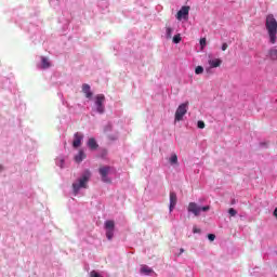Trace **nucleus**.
<instances>
[{"mask_svg":"<svg viewBox=\"0 0 277 277\" xmlns=\"http://www.w3.org/2000/svg\"><path fill=\"white\" fill-rule=\"evenodd\" d=\"M266 31L269 38L271 44H276L277 40V21L273 14H268L265 21Z\"/></svg>","mask_w":277,"mask_h":277,"instance_id":"1","label":"nucleus"},{"mask_svg":"<svg viewBox=\"0 0 277 277\" xmlns=\"http://www.w3.org/2000/svg\"><path fill=\"white\" fill-rule=\"evenodd\" d=\"M90 171H85L76 182L72 183L74 196H77L81 189H88V183H90Z\"/></svg>","mask_w":277,"mask_h":277,"instance_id":"2","label":"nucleus"},{"mask_svg":"<svg viewBox=\"0 0 277 277\" xmlns=\"http://www.w3.org/2000/svg\"><path fill=\"white\" fill-rule=\"evenodd\" d=\"M210 209H211L210 206L200 207V206H198V203H196V202H189V203H188V207H187L188 213H194V215H195L196 217H198V215H200V212H201V211L207 212V211H210Z\"/></svg>","mask_w":277,"mask_h":277,"instance_id":"3","label":"nucleus"},{"mask_svg":"<svg viewBox=\"0 0 277 277\" xmlns=\"http://www.w3.org/2000/svg\"><path fill=\"white\" fill-rule=\"evenodd\" d=\"M189 106V102L183 103L181 104L176 111H175V121L176 122H181V120H183V116H185V114H187V107Z\"/></svg>","mask_w":277,"mask_h":277,"instance_id":"4","label":"nucleus"},{"mask_svg":"<svg viewBox=\"0 0 277 277\" xmlns=\"http://www.w3.org/2000/svg\"><path fill=\"white\" fill-rule=\"evenodd\" d=\"M95 106L98 114H105V95L98 94L95 96Z\"/></svg>","mask_w":277,"mask_h":277,"instance_id":"5","label":"nucleus"},{"mask_svg":"<svg viewBox=\"0 0 277 277\" xmlns=\"http://www.w3.org/2000/svg\"><path fill=\"white\" fill-rule=\"evenodd\" d=\"M110 170H111V168L109 166H105V167H102L98 169V172L102 176L103 183H111V180L109 177H107Z\"/></svg>","mask_w":277,"mask_h":277,"instance_id":"6","label":"nucleus"},{"mask_svg":"<svg viewBox=\"0 0 277 277\" xmlns=\"http://www.w3.org/2000/svg\"><path fill=\"white\" fill-rule=\"evenodd\" d=\"M187 16H189V6H182L176 14L177 21H183V18H187Z\"/></svg>","mask_w":277,"mask_h":277,"instance_id":"7","label":"nucleus"},{"mask_svg":"<svg viewBox=\"0 0 277 277\" xmlns=\"http://www.w3.org/2000/svg\"><path fill=\"white\" fill-rule=\"evenodd\" d=\"M81 142H83V134L81 132H76L72 141L74 148H79V146H81Z\"/></svg>","mask_w":277,"mask_h":277,"instance_id":"8","label":"nucleus"},{"mask_svg":"<svg viewBox=\"0 0 277 277\" xmlns=\"http://www.w3.org/2000/svg\"><path fill=\"white\" fill-rule=\"evenodd\" d=\"M176 202H179V197H176V193L171 192L170 193V206H169L170 213H172V211H174V207H176Z\"/></svg>","mask_w":277,"mask_h":277,"instance_id":"9","label":"nucleus"},{"mask_svg":"<svg viewBox=\"0 0 277 277\" xmlns=\"http://www.w3.org/2000/svg\"><path fill=\"white\" fill-rule=\"evenodd\" d=\"M267 57L269 60H272L273 62H276V60H277V45H275V47H273L268 50Z\"/></svg>","mask_w":277,"mask_h":277,"instance_id":"10","label":"nucleus"},{"mask_svg":"<svg viewBox=\"0 0 277 277\" xmlns=\"http://www.w3.org/2000/svg\"><path fill=\"white\" fill-rule=\"evenodd\" d=\"M208 64L211 68H220L222 66V60L220 58L209 60Z\"/></svg>","mask_w":277,"mask_h":277,"instance_id":"11","label":"nucleus"},{"mask_svg":"<svg viewBox=\"0 0 277 277\" xmlns=\"http://www.w3.org/2000/svg\"><path fill=\"white\" fill-rule=\"evenodd\" d=\"M82 92H83V94H85L87 98H92L93 93L90 90V84H88V83L82 84Z\"/></svg>","mask_w":277,"mask_h":277,"instance_id":"12","label":"nucleus"},{"mask_svg":"<svg viewBox=\"0 0 277 277\" xmlns=\"http://www.w3.org/2000/svg\"><path fill=\"white\" fill-rule=\"evenodd\" d=\"M88 146L91 150H96L98 148V143H96V140L94 137L89 138Z\"/></svg>","mask_w":277,"mask_h":277,"instance_id":"13","label":"nucleus"},{"mask_svg":"<svg viewBox=\"0 0 277 277\" xmlns=\"http://www.w3.org/2000/svg\"><path fill=\"white\" fill-rule=\"evenodd\" d=\"M155 271L153 268L148 267V265H142L141 266V274H144L145 276H150Z\"/></svg>","mask_w":277,"mask_h":277,"instance_id":"14","label":"nucleus"},{"mask_svg":"<svg viewBox=\"0 0 277 277\" xmlns=\"http://www.w3.org/2000/svg\"><path fill=\"white\" fill-rule=\"evenodd\" d=\"M83 159H85V153H83V150H79L78 155L75 156V161L77 163H81Z\"/></svg>","mask_w":277,"mask_h":277,"instance_id":"15","label":"nucleus"},{"mask_svg":"<svg viewBox=\"0 0 277 277\" xmlns=\"http://www.w3.org/2000/svg\"><path fill=\"white\" fill-rule=\"evenodd\" d=\"M41 68L43 69L51 68V62H49V58L44 56L41 57Z\"/></svg>","mask_w":277,"mask_h":277,"instance_id":"16","label":"nucleus"},{"mask_svg":"<svg viewBox=\"0 0 277 277\" xmlns=\"http://www.w3.org/2000/svg\"><path fill=\"white\" fill-rule=\"evenodd\" d=\"M105 228L106 230H114V228H116V223L114 221H106Z\"/></svg>","mask_w":277,"mask_h":277,"instance_id":"17","label":"nucleus"},{"mask_svg":"<svg viewBox=\"0 0 277 277\" xmlns=\"http://www.w3.org/2000/svg\"><path fill=\"white\" fill-rule=\"evenodd\" d=\"M169 162L171 163V166H176L179 163V156H176V154H173L170 157Z\"/></svg>","mask_w":277,"mask_h":277,"instance_id":"18","label":"nucleus"},{"mask_svg":"<svg viewBox=\"0 0 277 277\" xmlns=\"http://www.w3.org/2000/svg\"><path fill=\"white\" fill-rule=\"evenodd\" d=\"M172 31H174V29H172V27L166 26V38H167V40H170L172 38Z\"/></svg>","mask_w":277,"mask_h":277,"instance_id":"19","label":"nucleus"},{"mask_svg":"<svg viewBox=\"0 0 277 277\" xmlns=\"http://www.w3.org/2000/svg\"><path fill=\"white\" fill-rule=\"evenodd\" d=\"M106 237L111 241V239H114V229H106Z\"/></svg>","mask_w":277,"mask_h":277,"instance_id":"20","label":"nucleus"},{"mask_svg":"<svg viewBox=\"0 0 277 277\" xmlns=\"http://www.w3.org/2000/svg\"><path fill=\"white\" fill-rule=\"evenodd\" d=\"M202 72H205V68L202 66H197L195 68V74L196 75H202Z\"/></svg>","mask_w":277,"mask_h":277,"instance_id":"21","label":"nucleus"},{"mask_svg":"<svg viewBox=\"0 0 277 277\" xmlns=\"http://www.w3.org/2000/svg\"><path fill=\"white\" fill-rule=\"evenodd\" d=\"M181 35L180 34H177V35H175L174 37H173V43L174 44H179L180 42H181Z\"/></svg>","mask_w":277,"mask_h":277,"instance_id":"22","label":"nucleus"},{"mask_svg":"<svg viewBox=\"0 0 277 277\" xmlns=\"http://www.w3.org/2000/svg\"><path fill=\"white\" fill-rule=\"evenodd\" d=\"M228 213H229V215H230L232 217H235V215H237V210L234 209V208H230V209L228 210Z\"/></svg>","mask_w":277,"mask_h":277,"instance_id":"23","label":"nucleus"},{"mask_svg":"<svg viewBox=\"0 0 277 277\" xmlns=\"http://www.w3.org/2000/svg\"><path fill=\"white\" fill-rule=\"evenodd\" d=\"M199 42H200L201 49L207 47V39L206 38H201Z\"/></svg>","mask_w":277,"mask_h":277,"instance_id":"24","label":"nucleus"},{"mask_svg":"<svg viewBox=\"0 0 277 277\" xmlns=\"http://www.w3.org/2000/svg\"><path fill=\"white\" fill-rule=\"evenodd\" d=\"M197 127L198 129H205V121H198Z\"/></svg>","mask_w":277,"mask_h":277,"instance_id":"25","label":"nucleus"},{"mask_svg":"<svg viewBox=\"0 0 277 277\" xmlns=\"http://www.w3.org/2000/svg\"><path fill=\"white\" fill-rule=\"evenodd\" d=\"M208 239H209L210 241H215V235H214V234H209V235H208Z\"/></svg>","mask_w":277,"mask_h":277,"instance_id":"26","label":"nucleus"},{"mask_svg":"<svg viewBox=\"0 0 277 277\" xmlns=\"http://www.w3.org/2000/svg\"><path fill=\"white\" fill-rule=\"evenodd\" d=\"M226 49H228V43H223L222 44V51H226Z\"/></svg>","mask_w":277,"mask_h":277,"instance_id":"27","label":"nucleus"},{"mask_svg":"<svg viewBox=\"0 0 277 277\" xmlns=\"http://www.w3.org/2000/svg\"><path fill=\"white\" fill-rule=\"evenodd\" d=\"M193 233H200V229L197 228V227H194V228H193Z\"/></svg>","mask_w":277,"mask_h":277,"instance_id":"28","label":"nucleus"},{"mask_svg":"<svg viewBox=\"0 0 277 277\" xmlns=\"http://www.w3.org/2000/svg\"><path fill=\"white\" fill-rule=\"evenodd\" d=\"M273 215H275V217H277V208L274 210Z\"/></svg>","mask_w":277,"mask_h":277,"instance_id":"29","label":"nucleus"},{"mask_svg":"<svg viewBox=\"0 0 277 277\" xmlns=\"http://www.w3.org/2000/svg\"><path fill=\"white\" fill-rule=\"evenodd\" d=\"M185 252V249H180V254H183Z\"/></svg>","mask_w":277,"mask_h":277,"instance_id":"30","label":"nucleus"},{"mask_svg":"<svg viewBox=\"0 0 277 277\" xmlns=\"http://www.w3.org/2000/svg\"><path fill=\"white\" fill-rule=\"evenodd\" d=\"M0 170H1V166H0Z\"/></svg>","mask_w":277,"mask_h":277,"instance_id":"31","label":"nucleus"}]
</instances>
